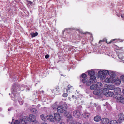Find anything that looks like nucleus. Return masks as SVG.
Listing matches in <instances>:
<instances>
[{
	"label": "nucleus",
	"instance_id": "10",
	"mask_svg": "<svg viewBox=\"0 0 124 124\" xmlns=\"http://www.w3.org/2000/svg\"><path fill=\"white\" fill-rule=\"evenodd\" d=\"M119 119L118 121L119 123H120L124 121V115L123 114H120L119 115Z\"/></svg>",
	"mask_w": 124,
	"mask_h": 124
},
{
	"label": "nucleus",
	"instance_id": "30",
	"mask_svg": "<svg viewBox=\"0 0 124 124\" xmlns=\"http://www.w3.org/2000/svg\"><path fill=\"white\" fill-rule=\"evenodd\" d=\"M88 79L86 78H84L82 79L81 80L83 83H85L88 81Z\"/></svg>",
	"mask_w": 124,
	"mask_h": 124
},
{
	"label": "nucleus",
	"instance_id": "36",
	"mask_svg": "<svg viewBox=\"0 0 124 124\" xmlns=\"http://www.w3.org/2000/svg\"><path fill=\"white\" fill-rule=\"evenodd\" d=\"M52 107L54 109H56L57 108V106H56V105H54Z\"/></svg>",
	"mask_w": 124,
	"mask_h": 124
},
{
	"label": "nucleus",
	"instance_id": "35",
	"mask_svg": "<svg viewBox=\"0 0 124 124\" xmlns=\"http://www.w3.org/2000/svg\"><path fill=\"white\" fill-rule=\"evenodd\" d=\"M32 124H39L38 121L36 120L33 122Z\"/></svg>",
	"mask_w": 124,
	"mask_h": 124
},
{
	"label": "nucleus",
	"instance_id": "5",
	"mask_svg": "<svg viewBox=\"0 0 124 124\" xmlns=\"http://www.w3.org/2000/svg\"><path fill=\"white\" fill-rule=\"evenodd\" d=\"M103 93L105 95L108 97H111L114 95L113 92L111 91H109L106 90L105 91L103 90Z\"/></svg>",
	"mask_w": 124,
	"mask_h": 124
},
{
	"label": "nucleus",
	"instance_id": "56",
	"mask_svg": "<svg viewBox=\"0 0 124 124\" xmlns=\"http://www.w3.org/2000/svg\"><path fill=\"white\" fill-rule=\"evenodd\" d=\"M69 117L70 118H71L72 117V116H70Z\"/></svg>",
	"mask_w": 124,
	"mask_h": 124
},
{
	"label": "nucleus",
	"instance_id": "8",
	"mask_svg": "<svg viewBox=\"0 0 124 124\" xmlns=\"http://www.w3.org/2000/svg\"><path fill=\"white\" fill-rule=\"evenodd\" d=\"M106 88L105 89V90L107 89L110 90H114L115 89V86L114 85L110 84L106 85H105Z\"/></svg>",
	"mask_w": 124,
	"mask_h": 124
},
{
	"label": "nucleus",
	"instance_id": "26",
	"mask_svg": "<svg viewBox=\"0 0 124 124\" xmlns=\"http://www.w3.org/2000/svg\"><path fill=\"white\" fill-rule=\"evenodd\" d=\"M31 112L33 114H35L37 113V110L35 108H33L31 109Z\"/></svg>",
	"mask_w": 124,
	"mask_h": 124
},
{
	"label": "nucleus",
	"instance_id": "44",
	"mask_svg": "<svg viewBox=\"0 0 124 124\" xmlns=\"http://www.w3.org/2000/svg\"><path fill=\"white\" fill-rule=\"evenodd\" d=\"M32 2H31L30 1H28V4H30V5H31V4H32Z\"/></svg>",
	"mask_w": 124,
	"mask_h": 124
},
{
	"label": "nucleus",
	"instance_id": "50",
	"mask_svg": "<svg viewBox=\"0 0 124 124\" xmlns=\"http://www.w3.org/2000/svg\"><path fill=\"white\" fill-rule=\"evenodd\" d=\"M60 124H66L64 123V122H62Z\"/></svg>",
	"mask_w": 124,
	"mask_h": 124
},
{
	"label": "nucleus",
	"instance_id": "1",
	"mask_svg": "<svg viewBox=\"0 0 124 124\" xmlns=\"http://www.w3.org/2000/svg\"><path fill=\"white\" fill-rule=\"evenodd\" d=\"M20 87V85L17 83H15L13 85L12 87L13 90V95L14 94L15 96H16V92L17 91L18 92V91L21 90Z\"/></svg>",
	"mask_w": 124,
	"mask_h": 124
},
{
	"label": "nucleus",
	"instance_id": "64",
	"mask_svg": "<svg viewBox=\"0 0 124 124\" xmlns=\"http://www.w3.org/2000/svg\"><path fill=\"white\" fill-rule=\"evenodd\" d=\"M9 95H10V93H9Z\"/></svg>",
	"mask_w": 124,
	"mask_h": 124
},
{
	"label": "nucleus",
	"instance_id": "48",
	"mask_svg": "<svg viewBox=\"0 0 124 124\" xmlns=\"http://www.w3.org/2000/svg\"><path fill=\"white\" fill-rule=\"evenodd\" d=\"M90 37H92V39H93V37H92V34H90Z\"/></svg>",
	"mask_w": 124,
	"mask_h": 124
},
{
	"label": "nucleus",
	"instance_id": "6",
	"mask_svg": "<svg viewBox=\"0 0 124 124\" xmlns=\"http://www.w3.org/2000/svg\"><path fill=\"white\" fill-rule=\"evenodd\" d=\"M54 119L57 122H59L61 119V117L58 113L54 114Z\"/></svg>",
	"mask_w": 124,
	"mask_h": 124
},
{
	"label": "nucleus",
	"instance_id": "39",
	"mask_svg": "<svg viewBox=\"0 0 124 124\" xmlns=\"http://www.w3.org/2000/svg\"><path fill=\"white\" fill-rule=\"evenodd\" d=\"M116 40V39H114L112 40H111L110 42H109V43H108L107 42H106V43H111L112 42H113L114 41V40Z\"/></svg>",
	"mask_w": 124,
	"mask_h": 124
},
{
	"label": "nucleus",
	"instance_id": "58",
	"mask_svg": "<svg viewBox=\"0 0 124 124\" xmlns=\"http://www.w3.org/2000/svg\"><path fill=\"white\" fill-rule=\"evenodd\" d=\"M84 124H89L87 123H85Z\"/></svg>",
	"mask_w": 124,
	"mask_h": 124
},
{
	"label": "nucleus",
	"instance_id": "11",
	"mask_svg": "<svg viewBox=\"0 0 124 124\" xmlns=\"http://www.w3.org/2000/svg\"><path fill=\"white\" fill-rule=\"evenodd\" d=\"M73 115L76 117H78L81 115L80 111L79 110H77L73 112Z\"/></svg>",
	"mask_w": 124,
	"mask_h": 124
},
{
	"label": "nucleus",
	"instance_id": "29",
	"mask_svg": "<svg viewBox=\"0 0 124 124\" xmlns=\"http://www.w3.org/2000/svg\"><path fill=\"white\" fill-rule=\"evenodd\" d=\"M92 83H93L92 80L90 79V80H89L88 81H87L86 84V85L87 86H89Z\"/></svg>",
	"mask_w": 124,
	"mask_h": 124
},
{
	"label": "nucleus",
	"instance_id": "60",
	"mask_svg": "<svg viewBox=\"0 0 124 124\" xmlns=\"http://www.w3.org/2000/svg\"><path fill=\"white\" fill-rule=\"evenodd\" d=\"M5 68H3V70H5Z\"/></svg>",
	"mask_w": 124,
	"mask_h": 124
},
{
	"label": "nucleus",
	"instance_id": "37",
	"mask_svg": "<svg viewBox=\"0 0 124 124\" xmlns=\"http://www.w3.org/2000/svg\"><path fill=\"white\" fill-rule=\"evenodd\" d=\"M68 95L66 93H65L63 94V96L64 97H65L67 96Z\"/></svg>",
	"mask_w": 124,
	"mask_h": 124
},
{
	"label": "nucleus",
	"instance_id": "15",
	"mask_svg": "<svg viewBox=\"0 0 124 124\" xmlns=\"http://www.w3.org/2000/svg\"><path fill=\"white\" fill-rule=\"evenodd\" d=\"M47 120L51 122H54V118L51 115H48L46 116Z\"/></svg>",
	"mask_w": 124,
	"mask_h": 124
},
{
	"label": "nucleus",
	"instance_id": "2",
	"mask_svg": "<svg viewBox=\"0 0 124 124\" xmlns=\"http://www.w3.org/2000/svg\"><path fill=\"white\" fill-rule=\"evenodd\" d=\"M122 96L121 94L116 93L114 96V97L116 99L118 102L124 103V98H122Z\"/></svg>",
	"mask_w": 124,
	"mask_h": 124
},
{
	"label": "nucleus",
	"instance_id": "7",
	"mask_svg": "<svg viewBox=\"0 0 124 124\" xmlns=\"http://www.w3.org/2000/svg\"><path fill=\"white\" fill-rule=\"evenodd\" d=\"M100 90L99 88H98L96 90H95L93 92L94 94L97 95L99 97H101V94H102V92L100 91Z\"/></svg>",
	"mask_w": 124,
	"mask_h": 124
},
{
	"label": "nucleus",
	"instance_id": "42",
	"mask_svg": "<svg viewBox=\"0 0 124 124\" xmlns=\"http://www.w3.org/2000/svg\"><path fill=\"white\" fill-rule=\"evenodd\" d=\"M70 124H76L75 123L73 122V121L71 122H70Z\"/></svg>",
	"mask_w": 124,
	"mask_h": 124
},
{
	"label": "nucleus",
	"instance_id": "32",
	"mask_svg": "<svg viewBox=\"0 0 124 124\" xmlns=\"http://www.w3.org/2000/svg\"><path fill=\"white\" fill-rule=\"evenodd\" d=\"M40 117L43 121H45L46 119V116L43 114L40 115Z\"/></svg>",
	"mask_w": 124,
	"mask_h": 124
},
{
	"label": "nucleus",
	"instance_id": "54",
	"mask_svg": "<svg viewBox=\"0 0 124 124\" xmlns=\"http://www.w3.org/2000/svg\"><path fill=\"white\" fill-rule=\"evenodd\" d=\"M122 92H123V93L124 94V89H123V90Z\"/></svg>",
	"mask_w": 124,
	"mask_h": 124
},
{
	"label": "nucleus",
	"instance_id": "41",
	"mask_svg": "<svg viewBox=\"0 0 124 124\" xmlns=\"http://www.w3.org/2000/svg\"><path fill=\"white\" fill-rule=\"evenodd\" d=\"M49 56V55H46L45 56V58L46 59L48 58Z\"/></svg>",
	"mask_w": 124,
	"mask_h": 124
},
{
	"label": "nucleus",
	"instance_id": "9",
	"mask_svg": "<svg viewBox=\"0 0 124 124\" xmlns=\"http://www.w3.org/2000/svg\"><path fill=\"white\" fill-rule=\"evenodd\" d=\"M57 110L58 112L60 113H62L63 112L65 111V110L64 107H63L62 106H59L57 107Z\"/></svg>",
	"mask_w": 124,
	"mask_h": 124
},
{
	"label": "nucleus",
	"instance_id": "16",
	"mask_svg": "<svg viewBox=\"0 0 124 124\" xmlns=\"http://www.w3.org/2000/svg\"><path fill=\"white\" fill-rule=\"evenodd\" d=\"M103 72V77H106V75H108L109 74V71L106 70H102Z\"/></svg>",
	"mask_w": 124,
	"mask_h": 124
},
{
	"label": "nucleus",
	"instance_id": "43",
	"mask_svg": "<svg viewBox=\"0 0 124 124\" xmlns=\"http://www.w3.org/2000/svg\"><path fill=\"white\" fill-rule=\"evenodd\" d=\"M68 29H69V28H67L65 29L63 31V32H64L65 31V30H68Z\"/></svg>",
	"mask_w": 124,
	"mask_h": 124
},
{
	"label": "nucleus",
	"instance_id": "14",
	"mask_svg": "<svg viewBox=\"0 0 124 124\" xmlns=\"http://www.w3.org/2000/svg\"><path fill=\"white\" fill-rule=\"evenodd\" d=\"M29 116L30 119L31 120L30 121H31L33 122L36 121V117L34 115H33L31 114L29 115Z\"/></svg>",
	"mask_w": 124,
	"mask_h": 124
},
{
	"label": "nucleus",
	"instance_id": "23",
	"mask_svg": "<svg viewBox=\"0 0 124 124\" xmlns=\"http://www.w3.org/2000/svg\"><path fill=\"white\" fill-rule=\"evenodd\" d=\"M114 89H115V91L116 93H119L121 91V89L119 87H117L116 88H115Z\"/></svg>",
	"mask_w": 124,
	"mask_h": 124
},
{
	"label": "nucleus",
	"instance_id": "51",
	"mask_svg": "<svg viewBox=\"0 0 124 124\" xmlns=\"http://www.w3.org/2000/svg\"><path fill=\"white\" fill-rule=\"evenodd\" d=\"M76 124H82L81 123H80L79 122H77L76 123Z\"/></svg>",
	"mask_w": 124,
	"mask_h": 124
},
{
	"label": "nucleus",
	"instance_id": "24",
	"mask_svg": "<svg viewBox=\"0 0 124 124\" xmlns=\"http://www.w3.org/2000/svg\"><path fill=\"white\" fill-rule=\"evenodd\" d=\"M99 76L101 78H103V72L102 70L99 71L98 73Z\"/></svg>",
	"mask_w": 124,
	"mask_h": 124
},
{
	"label": "nucleus",
	"instance_id": "61",
	"mask_svg": "<svg viewBox=\"0 0 124 124\" xmlns=\"http://www.w3.org/2000/svg\"><path fill=\"white\" fill-rule=\"evenodd\" d=\"M38 106H40V105H38Z\"/></svg>",
	"mask_w": 124,
	"mask_h": 124
},
{
	"label": "nucleus",
	"instance_id": "13",
	"mask_svg": "<svg viewBox=\"0 0 124 124\" xmlns=\"http://www.w3.org/2000/svg\"><path fill=\"white\" fill-rule=\"evenodd\" d=\"M105 81L106 82L108 83H113L115 82L114 79L111 77L109 78H106Z\"/></svg>",
	"mask_w": 124,
	"mask_h": 124
},
{
	"label": "nucleus",
	"instance_id": "3",
	"mask_svg": "<svg viewBox=\"0 0 124 124\" xmlns=\"http://www.w3.org/2000/svg\"><path fill=\"white\" fill-rule=\"evenodd\" d=\"M95 73V72L93 70H90L88 72L89 75L91 76L90 78V80H92L93 83H96L97 81L96 77L94 75Z\"/></svg>",
	"mask_w": 124,
	"mask_h": 124
},
{
	"label": "nucleus",
	"instance_id": "20",
	"mask_svg": "<svg viewBox=\"0 0 124 124\" xmlns=\"http://www.w3.org/2000/svg\"><path fill=\"white\" fill-rule=\"evenodd\" d=\"M109 74L111 77H114L115 76V73L113 71L109 70Z\"/></svg>",
	"mask_w": 124,
	"mask_h": 124
},
{
	"label": "nucleus",
	"instance_id": "17",
	"mask_svg": "<svg viewBox=\"0 0 124 124\" xmlns=\"http://www.w3.org/2000/svg\"><path fill=\"white\" fill-rule=\"evenodd\" d=\"M101 119V117L100 116L98 115H97L95 116L94 118V120L95 121L98 122L100 121Z\"/></svg>",
	"mask_w": 124,
	"mask_h": 124
},
{
	"label": "nucleus",
	"instance_id": "33",
	"mask_svg": "<svg viewBox=\"0 0 124 124\" xmlns=\"http://www.w3.org/2000/svg\"><path fill=\"white\" fill-rule=\"evenodd\" d=\"M7 39H6L4 41L5 42V49H7V47L8 46V45L7 44V41L8 39H7V40H6Z\"/></svg>",
	"mask_w": 124,
	"mask_h": 124
},
{
	"label": "nucleus",
	"instance_id": "40",
	"mask_svg": "<svg viewBox=\"0 0 124 124\" xmlns=\"http://www.w3.org/2000/svg\"><path fill=\"white\" fill-rule=\"evenodd\" d=\"M71 87H72V86H69V85H68V86H67V87L69 89H66V91H68V90H70V89H70V88H71Z\"/></svg>",
	"mask_w": 124,
	"mask_h": 124
},
{
	"label": "nucleus",
	"instance_id": "34",
	"mask_svg": "<svg viewBox=\"0 0 124 124\" xmlns=\"http://www.w3.org/2000/svg\"><path fill=\"white\" fill-rule=\"evenodd\" d=\"M19 124V121L17 120H16L14 123V124Z\"/></svg>",
	"mask_w": 124,
	"mask_h": 124
},
{
	"label": "nucleus",
	"instance_id": "4",
	"mask_svg": "<svg viewBox=\"0 0 124 124\" xmlns=\"http://www.w3.org/2000/svg\"><path fill=\"white\" fill-rule=\"evenodd\" d=\"M102 83L100 82H97V84H93L90 87V89L92 90H96V89H97L98 87L101 86Z\"/></svg>",
	"mask_w": 124,
	"mask_h": 124
},
{
	"label": "nucleus",
	"instance_id": "18",
	"mask_svg": "<svg viewBox=\"0 0 124 124\" xmlns=\"http://www.w3.org/2000/svg\"><path fill=\"white\" fill-rule=\"evenodd\" d=\"M90 115L89 113L86 112H85L83 114V117L86 118L89 117Z\"/></svg>",
	"mask_w": 124,
	"mask_h": 124
},
{
	"label": "nucleus",
	"instance_id": "21",
	"mask_svg": "<svg viewBox=\"0 0 124 124\" xmlns=\"http://www.w3.org/2000/svg\"><path fill=\"white\" fill-rule=\"evenodd\" d=\"M26 123H28V122H30V120L29 116L28 117L27 116H25L24 118H23Z\"/></svg>",
	"mask_w": 124,
	"mask_h": 124
},
{
	"label": "nucleus",
	"instance_id": "52",
	"mask_svg": "<svg viewBox=\"0 0 124 124\" xmlns=\"http://www.w3.org/2000/svg\"><path fill=\"white\" fill-rule=\"evenodd\" d=\"M41 124H47L46 123H43Z\"/></svg>",
	"mask_w": 124,
	"mask_h": 124
},
{
	"label": "nucleus",
	"instance_id": "31",
	"mask_svg": "<svg viewBox=\"0 0 124 124\" xmlns=\"http://www.w3.org/2000/svg\"><path fill=\"white\" fill-rule=\"evenodd\" d=\"M115 83L117 84H119L121 83V81L120 80L118 79H116L115 81Z\"/></svg>",
	"mask_w": 124,
	"mask_h": 124
},
{
	"label": "nucleus",
	"instance_id": "63",
	"mask_svg": "<svg viewBox=\"0 0 124 124\" xmlns=\"http://www.w3.org/2000/svg\"><path fill=\"white\" fill-rule=\"evenodd\" d=\"M8 111H10V110H9V109H8Z\"/></svg>",
	"mask_w": 124,
	"mask_h": 124
},
{
	"label": "nucleus",
	"instance_id": "47",
	"mask_svg": "<svg viewBox=\"0 0 124 124\" xmlns=\"http://www.w3.org/2000/svg\"><path fill=\"white\" fill-rule=\"evenodd\" d=\"M121 17L122 18H124V15H121Z\"/></svg>",
	"mask_w": 124,
	"mask_h": 124
},
{
	"label": "nucleus",
	"instance_id": "59",
	"mask_svg": "<svg viewBox=\"0 0 124 124\" xmlns=\"http://www.w3.org/2000/svg\"><path fill=\"white\" fill-rule=\"evenodd\" d=\"M89 33L88 32H86V33Z\"/></svg>",
	"mask_w": 124,
	"mask_h": 124
},
{
	"label": "nucleus",
	"instance_id": "38",
	"mask_svg": "<svg viewBox=\"0 0 124 124\" xmlns=\"http://www.w3.org/2000/svg\"><path fill=\"white\" fill-rule=\"evenodd\" d=\"M120 78L122 80H124V76H121L120 77Z\"/></svg>",
	"mask_w": 124,
	"mask_h": 124
},
{
	"label": "nucleus",
	"instance_id": "25",
	"mask_svg": "<svg viewBox=\"0 0 124 124\" xmlns=\"http://www.w3.org/2000/svg\"><path fill=\"white\" fill-rule=\"evenodd\" d=\"M86 77L87 75L86 74L84 73L82 74L81 76H80L81 80L82 79L84 78H86Z\"/></svg>",
	"mask_w": 124,
	"mask_h": 124
},
{
	"label": "nucleus",
	"instance_id": "19",
	"mask_svg": "<svg viewBox=\"0 0 124 124\" xmlns=\"http://www.w3.org/2000/svg\"><path fill=\"white\" fill-rule=\"evenodd\" d=\"M59 90L58 88H55L52 90V92L56 95L57 94L59 93Z\"/></svg>",
	"mask_w": 124,
	"mask_h": 124
},
{
	"label": "nucleus",
	"instance_id": "12",
	"mask_svg": "<svg viewBox=\"0 0 124 124\" xmlns=\"http://www.w3.org/2000/svg\"><path fill=\"white\" fill-rule=\"evenodd\" d=\"M109 122V119L107 118H103L101 119V123L102 124H107Z\"/></svg>",
	"mask_w": 124,
	"mask_h": 124
},
{
	"label": "nucleus",
	"instance_id": "49",
	"mask_svg": "<svg viewBox=\"0 0 124 124\" xmlns=\"http://www.w3.org/2000/svg\"><path fill=\"white\" fill-rule=\"evenodd\" d=\"M119 40L120 42H122L123 41L121 39H119Z\"/></svg>",
	"mask_w": 124,
	"mask_h": 124
},
{
	"label": "nucleus",
	"instance_id": "22",
	"mask_svg": "<svg viewBox=\"0 0 124 124\" xmlns=\"http://www.w3.org/2000/svg\"><path fill=\"white\" fill-rule=\"evenodd\" d=\"M110 124H118V122L116 120H113L110 122Z\"/></svg>",
	"mask_w": 124,
	"mask_h": 124
},
{
	"label": "nucleus",
	"instance_id": "27",
	"mask_svg": "<svg viewBox=\"0 0 124 124\" xmlns=\"http://www.w3.org/2000/svg\"><path fill=\"white\" fill-rule=\"evenodd\" d=\"M20 124H26L24 119H20L19 120Z\"/></svg>",
	"mask_w": 124,
	"mask_h": 124
},
{
	"label": "nucleus",
	"instance_id": "53",
	"mask_svg": "<svg viewBox=\"0 0 124 124\" xmlns=\"http://www.w3.org/2000/svg\"><path fill=\"white\" fill-rule=\"evenodd\" d=\"M2 108H0V111H1L2 110Z\"/></svg>",
	"mask_w": 124,
	"mask_h": 124
},
{
	"label": "nucleus",
	"instance_id": "45",
	"mask_svg": "<svg viewBox=\"0 0 124 124\" xmlns=\"http://www.w3.org/2000/svg\"><path fill=\"white\" fill-rule=\"evenodd\" d=\"M100 109H101V107H100L99 106L97 107V109L98 110H100Z\"/></svg>",
	"mask_w": 124,
	"mask_h": 124
},
{
	"label": "nucleus",
	"instance_id": "46",
	"mask_svg": "<svg viewBox=\"0 0 124 124\" xmlns=\"http://www.w3.org/2000/svg\"><path fill=\"white\" fill-rule=\"evenodd\" d=\"M122 47H121L120 48H118L117 49V50H122Z\"/></svg>",
	"mask_w": 124,
	"mask_h": 124
},
{
	"label": "nucleus",
	"instance_id": "62",
	"mask_svg": "<svg viewBox=\"0 0 124 124\" xmlns=\"http://www.w3.org/2000/svg\"><path fill=\"white\" fill-rule=\"evenodd\" d=\"M94 105H95V106H96V105L95 104Z\"/></svg>",
	"mask_w": 124,
	"mask_h": 124
},
{
	"label": "nucleus",
	"instance_id": "57",
	"mask_svg": "<svg viewBox=\"0 0 124 124\" xmlns=\"http://www.w3.org/2000/svg\"><path fill=\"white\" fill-rule=\"evenodd\" d=\"M74 96V95H73L72 96V97H73Z\"/></svg>",
	"mask_w": 124,
	"mask_h": 124
},
{
	"label": "nucleus",
	"instance_id": "28",
	"mask_svg": "<svg viewBox=\"0 0 124 124\" xmlns=\"http://www.w3.org/2000/svg\"><path fill=\"white\" fill-rule=\"evenodd\" d=\"M31 35L32 37H35L38 35V33L36 32L35 33H32L31 34Z\"/></svg>",
	"mask_w": 124,
	"mask_h": 124
},
{
	"label": "nucleus",
	"instance_id": "55",
	"mask_svg": "<svg viewBox=\"0 0 124 124\" xmlns=\"http://www.w3.org/2000/svg\"><path fill=\"white\" fill-rule=\"evenodd\" d=\"M118 57L119 58V59H120V58H121V57L120 56H119V55H118Z\"/></svg>",
	"mask_w": 124,
	"mask_h": 124
}]
</instances>
